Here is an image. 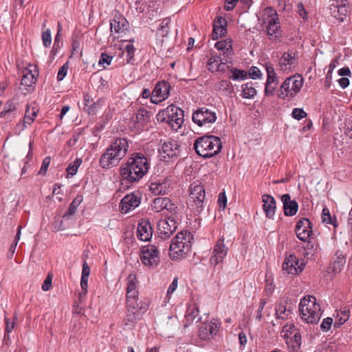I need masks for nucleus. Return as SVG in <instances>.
I'll return each instance as SVG.
<instances>
[{
    "label": "nucleus",
    "instance_id": "nucleus-5",
    "mask_svg": "<svg viewBox=\"0 0 352 352\" xmlns=\"http://www.w3.org/2000/svg\"><path fill=\"white\" fill-rule=\"evenodd\" d=\"M184 111L175 106L170 105L157 115L158 121L166 122L173 131H178L184 123Z\"/></svg>",
    "mask_w": 352,
    "mask_h": 352
},
{
    "label": "nucleus",
    "instance_id": "nucleus-48",
    "mask_svg": "<svg viewBox=\"0 0 352 352\" xmlns=\"http://www.w3.org/2000/svg\"><path fill=\"white\" fill-rule=\"evenodd\" d=\"M148 307V303L147 302H140V303L137 304V310L133 312V316L140 318L142 315L146 311Z\"/></svg>",
    "mask_w": 352,
    "mask_h": 352
},
{
    "label": "nucleus",
    "instance_id": "nucleus-22",
    "mask_svg": "<svg viewBox=\"0 0 352 352\" xmlns=\"http://www.w3.org/2000/svg\"><path fill=\"white\" fill-rule=\"evenodd\" d=\"M171 184V178L166 177L162 181L151 183L150 190L155 195H166L170 191Z\"/></svg>",
    "mask_w": 352,
    "mask_h": 352
},
{
    "label": "nucleus",
    "instance_id": "nucleus-25",
    "mask_svg": "<svg viewBox=\"0 0 352 352\" xmlns=\"http://www.w3.org/2000/svg\"><path fill=\"white\" fill-rule=\"evenodd\" d=\"M263 202V208L267 217L272 219L275 214L276 201L273 197L269 195L262 196Z\"/></svg>",
    "mask_w": 352,
    "mask_h": 352
},
{
    "label": "nucleus",
    "instance_id": "nucleus-23",
    "mask_svg": "<svg viewBox=\"0 0 352 352\" xmlns=\"http://www.w3.org/2000/svg\"><path fill=\"white\" fill-rule=\"evenodd\" d=\"M160 152L161 154L165 155L164 158L166 156L169 158L177 157L180 153L179 146L175 140H170L163 143Z\"/></svg>",
    "mask_w": 352,
    "mask_h": 352
},
{
    "label": "nucleus",
    "instance_id": "nucleus-17",
    "mask_svg": "<svg viewBox=\"0 0 352 352\" xmlns=\"http://www.w3.org/2000/svg\"><path fill=\"white\" fill-rule=\"evenodd\" d=\"M227 253L228 248L225 246L224 238L222 237L217 241L214 246L212 256L210 260V264L213 266H216L218 263L223 261Z\"/></svg>",
    "mask_w": 352,
    "mask_h": 352
},
{
    "label": "nucleus",
    "instance_id": "nucleus-30",
    "mask_svg": "<svg viewBox=\"0 0 352 352\" xmlns=\"http://www.w3.org/2000/svg\"><path fill=\"white\" fill-rule=\"evenodd\" d=\"M288 348L293 352L300 349L301 345V336L299 331H295L293 336H290L289 339L285 340Z\"/></svg>",
    "mask_w": 352,
    "mask_h": 352
},
{
    "label": "nucleus",
    "instance_id": "nucleus-26",
    "mask_svg": "<svg viewBox=\"0 0 352 352\" xmlns=\"http://www.w3.org/2000/svg\"><path fill=\"white\" fill-rule=\"evenodd\" d=\"M120 174L122 176V186H125L129 188L132 184V162L129 160L125 164H123L120 168Z\"/></svg>",
    "mask_w": 352,
    "mask_h": 352
},
{
    "label": "nucleus",
    "instance_id": "nucleus-43",
    "mask_svg": "<svg viewBox=\"0 0 352 352\" xmlns=\"http://www.w3.org/2000/svg\"><path fill=\"white\" fill-rule=\"evenodd\" d=\"M290 312L289 309H287L284 302H279L276 307V316L278 318L285 319Z\"/></svg>",
    "mask_w": 352,
    "mask_h": 352
},
{
    "label": "nucleus",
    "instance_id": "nucleus-42",
    "mask_svg": "<svg viewBox=\"0 0 352 352\" xmlns=\"http://www.w3.org/2000/svg\"><path fill=\"white\" fill-rule=\"evenodd\" d=\"M82 164V160L76 158L73 162L70 163L67 168L68 177H73L78 172V168Z\"/></svg>",
    "mask_w": 352,
    "mask_h": 352
},
{
    "label": "nucleus",
    "instance_id": "nucleus-10",
    "mask_svg": "<svg viewBox=\"0 0 352 352\" xmlns=\"http://www.w3.org/2000/svg\"><path fill=\"white\" fill-rule=\"evenodd\" d=\"M37 67H34V71L28 69V67H23L22 78L21 80V90L26 94L33 91V85L36 81V76L38 75Z\"/></svg>",
    "mask_w": 352,
    "mask_h": 352
},
{
    "label": "nucleus",
    "instance_id": "nucleus-8",
    "mask_svg": "<svg viewBox=\"0 0 352 352\" xmlns=\"http://www.w3.org/2000/svg\"><path fill=\"white\" fill-rule=\"evenodd\" d=\"M265 23H267V31L270 39H275L279 36L280 25L276 11L271 7L265 10Z\"/></svg>",
    "mask_w": 352,
    "mask_h": 352
},
{
    "label": "nucleus",
    "instance_id": "nucleus-44",
    "mask_svg": "<svg viewBox=\"0 0 352 352\" xmlns=\"http://www.w3.org/2000/svg\"><path fill=\"white\" fill-rule=\"evenodd\" d=\"M295 331H299V330L293 324H286L283 327L282 333L283 334L282 337L285 340H287L292 334L294 335Z\"/></svg>",
    "mask_w": 352,
    "mask_h": 352
},
{
    "label": "nucleus",
    "instance_id": "nucleus-7",
    "mask_svg": "<svg viewBox=\"0 0 352 352\" xmlns=\"http://www.w3.org/2000/svg\"><path fill=\"white\" fill-rule=\"evenodd\" d=\"M303 84V78L300 75H294L287 78L280 87V96L294 97L301 89Z\"/></svg>",
    "mask_w": 352,
    "mask_h": 352
},
{
    "label": "nucleus",
    "instance_id": "nucleus-35",
    "mask_svg": "<svg viewBox=\"0 0 352 352\" xmlns=\"http://www.w3.org/2000/svg\"><path fill=\"white\" fill-rule=\"evenodd\" d=\"M227 63H231V61L229 60V58L222 54H214L212 55L211 57L208 60V65H212L215 64L217 66H221L223 65H226Z\"/></svg>",
    "mask_w": 352,
    "mask_h": 352
},
{
    "label": "nucleus",
    "instance_id": "nucleus-28",
    "mask_svg": "<svg viewBox=\"0 0 352 352\" xmlns=\"http://www.w3.org/2000/svg\"><path fill=\"white\" fill-rule=\"evenodd\" d=\"M111 31L116 33L123 32L128 29L129 23L126 19L121 15L116 16L110 23Z\"/></svg>",
    "mask_w": 352,
    "mask_h": 352
},
{
    "label": "nucleus",
    "instance_id": "nucleus-6",
    "mask_svg": "<svg viewBox=\"0 0 352 352\" xmlns=\"http://www.w3.org/2000/svg\"><path fill=\"white\" fill-rule=\"evenodd\" d=\"M216 120V113L206 107H201L192 114V121L199 126L204 127L207 133L212 132L210 130V124L214 123Z\"/></svg>",
    "mask_w": 352,
    "mask_h": 352
},
{
    "label": "nucleus",
    "instance_id": "nucleus-29",
    "mask_svg": "<svg viewBox=\"0 0 352 352\" xmlns=\"http://www.w3.org/2000/svg\"><path fill=\"white\" fill-rule=\"evenodd\" d=\"M36 115L37 111L34 108L27 107L23 119V123H18L16 126V129H18L19 131H23L25 127L26 124H31L32 123Z\"/></svg>",
    "mask_w": 352,
    "mask_h": 352
},
{
    "label": "nucleus",
    "instance_id": "nucleus-36",
    "mask_svg": "<svg viewBox=\"0 0 352 352\" xmlns=\"http://www.w3.org/2000/svg\"><path fill=\"white\" fill-rule=\"evenodd\" d=\"M151 116L149 112L143 108H140L136 113V120L138 122H141L144 124H150Z\"/></svg>",
    "mask_w": 352,
    "mask_h": 352
},
{
    "label": "nucleus",
    "instance_id": "nucleus-1",
    "mask_svg": "<svg viewBox=\"0 0 352 352\" xmlns=\"http://www.w3.org/2000/svg\"><path fill=\"white\" fill-rule=\"evenodd\" d=\"M129 147L128 142L124 138H118L106 150L100 159V165L103 168H109L117 165L125 156Z\"/></svg>",
    "mask_w": 352,
    "mask_h": 352
},
{
    "label": "nucleus",
    "instance_id": "nucleus-14",
    "mask_svg": "<svg viewBox=\"0 0 352 352\" xmlns=\"http://www.w3.org/2000/svg\"><path fill=\"white\" fill-rule=\"evenodd\" d=\"M305 263L299 265V259L294 254L286 256L282 265V269L288 274L296 275L300 273L304 269Z\"/></svg>",
    "mask_w": 352,
    "mask_h": 352
},
{
    "label": "nucleus",
    "instance_id": "nucleus-50",
    "mask_svg": "<svg viewBox=\"0 0 352 352\" xmlns=\"http://www.w3.org/2000/svg\"><path fill=\"white\" fill-rule=\"evenodd\" d=\"M15 109V104L12 101H8L6 104L3 110L1 111V116L5 117L8 115L13 114Z\"/></svg>",
    "mask_w": 352,
    "mask_h": 352
},
{
    "label": "nucleus",
    "instance_id": "nucleus-31",
    "mask_svg": "<svg viewBox=\"0 0 352 352\" xmlns=\"http://www.w3.org/2000/svg\"><path fill=\"white\" fill-rule=\"evenodd\" d=\"M167 203H169V198L168 197H157L153 199L151 204L152 210L155 212L164 211Z\"/></svg>",
    "mask_w": 352,
    "mask_h": 352
},
{
    "label": "nucleus",
    "instance_id": "nucleus-12",
    "mask_svg": "<svg viewBox=\"0 0 352 352\" xmlns=\"http://www.w3.org/2000/svg\"><path fill=\"white\" fill-rule=\"evenodd\" d=\"M170 87H171L168 82L164 80L158 82L155 85L151 96V102L153 104H158L166 99L169 96Z\"/></svg>",
    "mask_w": 352,
    "mask_h": 352
},
{
    "label": "nucleus",
    "instance_id": "nucleus-49",
    "mask_svg": "<svg viewBox=\"0 0 352 352\" xmlns=\"http://www.w3.org/2000/svg\"><path fill=\"white\" fill-rule=\"evenodd\" d=\"M338 316L340 317L339 319L333 324L334 328H339L346 320H348L349 318V311H341L340 315L338 314Z\"/></svg>",
    "mask_w": 352,
    "mask_h": 352
},
{
    "label": "nucleus",
    "instance_id": "nucleus-15",
    "mask_svg": "<svg viewBox=\"0 0 352 352\" xmlns=\"http://www.w3.org/2000/svg\"><path fill=\"white\" fill-rule=\"evenodd\" d=\"M295 232L299 240L307 241L312 234V227L311 222L307 218H301L296 225Z\"/></svg>",
    "mask_w": 352,
    "mask_h": 352
},
{
    "label": "nucleus",
    "instance_id": "nucleus-55",
    "mask_svg": "<svg viewBox=\"0 0 352 352\" xmlns=\"http://www.w3.org/2000/svg\"><path fill=\"white\" fill-rule=\"evenodd\" d=\"M131 274H129L127 276V287H126V307L129 308L131 306V304L130 303V298L131 296L129 295L131 287H132V280L131 279Z\"/></svg>",
    "mask_w": 352,
    "mask_h": 352
},
{
    "label": "nucleus",
    "instance_id": "nucleus-64",
    "mask_svg": "<svg viewBox=\"0 0 352 352\" xmlns=\"http://www.w3.org/2000/svg\"><path fill=\"white\" fill-rule=\"evenodd\" d=\"M265 304H266V300L264 298L261 299L259 302V306H258L256 316V319L258 320V321H260L263 317L262 311L264 309Z\"/></svg>",
    "mask_w": 352,
    "mask_h": 352
},
{
    "label": "nucleus",
    "instance_id": "nucleus-62",
    "mask_svg": "<svg viewBox=\"0 0 352 352\" xmlns=\"http://www.w3.org/2000/svg\"><path fill=\"white\" fill-rule=\"evenodd\" d=\"M333 323V319L330 317L324 318L320 324V328L322 331H327L330 329Z\"/></svg>",
    "mask_w": 352,
    "mask_h": 352
},
{
    "label": "nucleus",
    "instance_id": "nucleus-41",
    "mask_svg": "<svg viewBox=\"0 0 352 352\" xmlns=\"http://www.w3.org/2000/svg\"><path fill=\"white\" fill-rule=\"evenodd\" d=\"M336 256V258L332 264V270L333 272L338 273L341 270V267L345 264V258L342 254H338V252Z\"/></svg>",
    "mask_w": 352,
    "mask_h": 352
},
{
    "label": "nucleus",
    "instance_id": "nucleus-34",
    "mask_svg": "<svg viewBox=\"0 0 352 352\" xmlns=\"http://www.w3.org/2000/svg\"><path fill=\"white\" fill-rule=\"evenodd\" d=\"M199 309L197 307H193L188 309L186 314V322L184 324L185 327L189 326L194 321L196 322H199L200 318H198Z\"/></svg>",
    "mask_w": 352,
    "mask_h": 352
},
{
    "label": "nucleus",
    "instance_id": "nucleus-19",
    "mask_svg": "<svg viewBox=\"0 0 352 352\" xmlns=\"http://www.w3.org/2000/svg\"><path fill=\"white\" fill-rule=\"evenodd\" d=\"M153 235V228L148 219H142L137 228V237L142 241H148Z\"/></svg>",
    "mask_w": 352,
    "mask_h": 352
},
{
    "label": "nucleus",
    "instance_id": "nucleus-63",
    "mask_svg": "<svg viewBox=\"0 0 352 352\" xmlns=\"http://www.w3.org/2000/svg\"><path fill=\"white\" fill-rule=\"evenodd\" d=\"M248 74L252 79L261 78L262 76V74L258 69V67H250Z\"/></svg>",
    "mask_w": 352,
    "mask_h": 352
},
{
    "label": "nucleus",
    "instance_id": "nucleus-57",
    "mask_svg": "<svg viewBox=\"0 0 352 352\" xmlns=\"http://www.w3.org/2000/svg\"><path fill=\"white\" fill-rule=\"evenodd\" d=\"M50 162H51L50 157L47 156L44 158V160H43L40 170L38 171V174L45 175V173L47 170V168L50 166Z\"/></svg>",
    "mask_w": 352,
    "mask_h": 352
},
{
    "label": "nucleus",
    "instance_id": "nucleus-47",
    "mask_svg": "<svg viewBox=\"0 0 352 352\" xmlns=\"http://www.w3.org/2000/svg\"><path fill=\"white\" fill-rule=\"evenodd\" d=\"M103 103H104V100L102 99H98L97 100V102H94V103H91L88 107L86 109V111L89 114V115H94L97 113L98 111V109L102 106L103 105Z\"/></svg>",
    "mask_w": 352,
    "mask_h": 352
},
{
    "label": "nucleus",
    "instance_id": "nucleus-40",
    "mask_svg": "<svg viewBox=\"0 0 352 352\" xmlns=\"http://www.w3.org/2000/svg\"><path fill=\"white\" fill-rule=\"evenodd\" d=\"M229 78L234 80H241L246 78L248 73L245 70L238 69L236 67H232L230 70Z\"/></svg>",
    "mask_w": 352,
    "mask_h": 352
},
{
    "label": "nucleus",
    "instance_id": "nucleus-61",
    "mask_svg": "<svg viewBox=\"0 0 352 352\" xmlns=\"http://www.w3.org/2000/svg\"><path fill=\"white\" fill-rule=\"evenodd\" d=\"M52 278H53V275L52 274L49 273L42 285V289L43 291L47 292V291L50 290V289L52 287Z\"/></svg>",
    "mask_w": 352,
    "mask_h": 352
},
{
    "label": "nucleus",
    "instance_id": "nucleus-16",
    "mask_svg": "<svg viewBox=\"0 0 352 352\" xmlns=\"http://www.w3.org/2000/svg\"><path fill=\"white\" fill-rule=\"evenodd\" d=\"M221 322L217 319H213L210 322L204 323L199 327V336L201 339L207 340L216 335L219 329Z\"/></svg>",
    "mask_w": 352,
    "mask_h": 352
},
{
    "label": "nucleus",
    "instance_id": "nucleus-27",
    "mask_svg": "<svg viewBox=\"0 0 352 352\" xmlns=\"http://www.w3.org/2000/svg\"><path fill=\"white\" fill-rule=\"evenodd\" d=\"M330 10L335 18L343 21L348 13V7L346 4L344 3V1H342L340 4L332 3L330 6Z\"/></svg>",
    "mask_w": 352,
    "mask_h": 352
},
{
    "label": "nucleus",
    "instance_id": "nucleus-21",
    "mask_svg": "<svg viewBox=\"0 0 352 352\" xmlns=\"http://www.w3.org/2000/svg\"><path fill=\"white\" fill-rule=\"evenodd\" d=\"M227 21L225 18L217 16L214 19L213 23V30L212 33V38L213 40H217L219 37L225 36L227 32Z\"/></svg>",
    "mask_w": 352,
    "mask_h": 352
},
{
    "label": "nucleus",
    "instance_id": "nucleus-11",
    "mask_svg": "<svg viewBox=\"0 0 352 352\" xmlns=\"http://www.w3.org/2000/svg\"><path fill=\"white\" fill-rule=\"evenodd\" d=\"M177 222L171 216L165 219H161L157 223V233L162 239L169 238L176 230Z\"/></svg>",
    "mask_w": 352,
    "mask_h": 352
},
{
    "label": "nucleus",
    "instance_id": "nucleus-52",
    "mask_svg": "<svg viewBox=\"0 0 352 352\" xmlns=\"http://www.w3.org/2000/svg\"><path fill=\"white\" fill-rule=\"evenodd\" d=\"M21 228H21V226H18V228H17V232H16V236L14 237V240L12 244L11 245V246L10 248L9 252L11 254L12 256L14 254V253L15 252V250H16V248L17 246L19 240L20 239Z\"/></svg>",
    "mask_w": 352,
    "mask_h": 352
},
{
    "label": "nucleus",
    "instance_id": "nucleus-4",
    "mask_svg": "<svg viewBox=\"0 0 352 352\" xmlns=\"http://www.w3.org/2000/svg\"><path fill=\"white\" fill-rule=\"evenodd\" d=\"M192 239L193 236L189 231L179 232L170 244V256L175 259L186 254L191 249Z\"/></svg>",
    "mask_w": 352,
    "mask_h": 352
},
{
    "label": "nucleus",
    "instance_id": "nucleus-18",
    "mask_svg": "<svg viewBox=\"0 0 352 352\" xmlns=\"http://www.w3.org/2000/svg\"><path fill=\"white\" fill-rule=\"evenodd\" d=\"M267 74V81L265 87V95L267 97L272 96L278 84V79L274 67H265Z\"/></svg>",
    "mask_w": 352,
    "mask_h": 352
},
{
    "label": "nucleus",
    "instance_id": "nucleus-58",
    "mask_svg": "<svg viewBox=\"0 0 352 352\" xmlns=\"http://www.w3.org/2000/svg\"><path fill=\"white\" fill-rule=\"evenodd\" d=\"M42 40L45 47H49L52 42L51 32L47 29L42 34Z\"/></svg>",
    "mask_w": 352,
    "mask_h": 352
},
{
    "label": "nucleus",
    "instance_id": "nucleus-54",
    "mask_svg": "<svg viewBox=\"0 0 352 352\" xmlns=\"http://www.w3.org/2000/svg\"><path fill=\"white\" fill-rule=\"evenodd\" d=\"M322 219L323 223H326L327 224H333L335 226L330 214L329 210L327 208H323L322 212Z\"/></svg>",
    "mask_w": 352,
    "mask_h": 352
},
{
    "label": "nucleus",
    "instance_id": "nucleus-20",
    "mask_svg": "<svg viewBox=\"0 0 352 352\" xmlns=\"http://www.w3.org/2000/svg\"><path fill=\"white\" fill-rule=\"evenodd\" d=\"M190 199L195 203L197 208H201L205 199V190L204 186L202 185L191 186Z\"/></svg>",
    "mask_w": 352,
    "mask_h": 352
},
{
    "label": "nucleus",
    "instance_id": "nucleus-37",
    "mask_svg": "<svg viewBox=\"0 0 352 352\" xmlns=\"http://www.w3.org/2000/svg\"><path fill=\"white\" fill-rule=\"evenodd\" d=\"M132 207V195H126L120 201V208L122 213L126 214L129 212Z\"/></svg>",
    "mask_w": 352,
    "mask_h": 352
},
{
    "label": "nucleus",
    "instance_id": "nucleus-33",
    "mask_svg": "<svg viewBox=\"0 0 352 352\" xmlns=\"http://www.w3.org/2000/svg\"><path fill=\"white\" fill-rule=\"evenodd\" d=\"M298 54L294 52L289 51L288 52H285L281 58V64L285 66L287 65H296L298 63Z\"/></svg>",
    "mask_w": 352,
    "mask_h": 352
},
{
    "label": "nucleus",
    "instance_id": "nucleus-24",
    "mask_svg": "<svg viewBox=\"0 0 352 352\" xmlns=\"http://www.w3.org/2000/svg\"><path fill=\"white\" fill-rule=\"evenodd\" d=\"M281 201L283 204V210L286 216H294L296 214L298 209V204L295 200H291L289 194H285L281 197Z\"/></svg>",
    "mask_w": 352,
    "mask_h": 352
},
{
    "label": "nucleus",
    "instance_id": "nucleus-59",
    "mask_svg": "<svg viewBox=\"0 0 352 352\" xmlns=\"http://www.w3.org/2000/svg\"><path fill=\"white\" fill-rule=\"evenodd\" d=\"M218 204L220 209L224 210L226 208L227 204V197L225 192H221L219 193L218 197Z\"/></svg>",
    "mask_w": 352,
    "mask_h": 352
},
{
    "label": "nucleus",
    "instance_id": "nucleus-9",
    "mask_svg": "<svg viewBox=\"0 0 352 352\" xmlns=\"http://www.w3.org/2000/svg\"><path fill=\"white\" fill-rule=\"evenodd\" d=\"M150 164L147 157L141 153H133V182L142 179L148 171Z\"/></svg>",
    "mask_w": 352,
    "mask_h": 352
},
{
    "label": "nucleus",
    "instance_id": "nucleus-2",
    "mask_svg": "<svg viewBox=\"0 0 352 352\" xmlns=\"http://www.w3.org/2000/svg\"><path fill=\"white\" fill-rule=\"evenodd\" d=\"M222 148L220 138L209 135L198 138L194 143V149L197 155L209 158L217 155Z\"/></svg>",
    "mask_w": 352,
    "mask_h": 352
},
{
    "label": "nucleus",
    "instance_id": "nucleus-32",
    "mask_svg": "<svg viewBox=\"0 0 352 352\" xmlns=\"http://www.w3.org/2000/svg\"><path fill=\"white\" fill-rule=\"evenodd\" d=\"M215 47L223 52L222 55H224V57H228L232 52V47L230 41L223 40L220 41H217L215 45Z\"/></svg>",
    "mask_w": 352,
    "mask_h": 352
},
{
    "label": "nucleus",
    "instance_id": "nucleus-51",
    "mask_svg": "<svg viewBox=\"0 0 352 352\" xmlns=\"http://www.w3.org/2000/svg\"><path fill=\"white\" fill-rule=\"evenodd\" d=\"M149 125L135 121L133 123V135L140 134L144 131H147Z\"/></svg>",
    "mask_w": 352,
    "mask_h": 352
},
{
    "label": "nucleus",
    "instance_id": "nucleus-56",
    "mask_svg": "<svg viewBox=\"0 0 352 352\" xmlns=\"http://www.w3.org/2000/svg\"><path fill=\"white\" fill-rule=\"evenodd\" d=\"M164 210H166L171 215H175L178 213L179 208L178 207L171 201L169 199V203H167V206H166Z\"/></svg>",
    "mask_w": 352,
    "mask_h": 352
},
{
    "label": "nucleus",
    "instance_id": "nucleus-3",
    "mask_svg": "<svg viewBox=\"0 0 352 352\" xmlns=\"http://www.w3.org/2000/svg\"><path fill=\"white\" fill-rule=\"evenodd\" d=\"M301 318L308 324H317L322 313L320 306L313 296H305L299 304Z\"/></svg>",
    "mask_w": 352,
    "mask_h": 352
},
{
    "label": "nucleus",
    "instance_id": "nucleus-53",
    "mask_svg": "<svg viewBox=\"0 0 352 352\" xmlns=\"http://www.w3.org/2000/svg\"><path fill=\"white\" fill-rule=\"evenodd\" d=\"M292 116L294 119L300 120L306 118L307 114L302 109L295 108L292 111Z\"/></svg>",
    "mask_w": 352,
    "mask_h": 352
},
{
    "label": "nucleus",
    "instance_id": "nucleus-38",
    "mask_svg": "<svg viewBox=\"0 0 352 352\" xmlns=\"http://www.w3.org/2000/svg\"><path fill=\"white\" fill-rule=\"evenodd\" d=\"M82 201V196H78L76 197L72 202L70 204L69 208L67 211L64 214L63 218H68L69 216L74 214L77 208L79 206L80 203Z\"/></svg>",
    "mask_w": 352,
    "mask_h": 352
},
{
    "label": "nucleus",
    "instance_id": "nucleus-60",
    "mask_svg": "<svg viewBox=\"0 0 352 352\" xmlns=\"http://www.w3.org/2000/svg\"><path fill=\"white\" fill-rule=\"evenodd\" d=\"M112 59H113L112 56H109V54H107L106 53H102L100 55V57L99 58V60H98V64L99 65L107 64L109 65L111 64Z\"/></svg>",
    "mask_w": 352,
    "mask_h": 352
},
{
    "label": "nucleus",
    "instance_id": "nucleus-45",
    "mask_svg": "<svg viewBox=\"0 0 352 352\" xmlns=\"http://www.w3.org/2000/svg\"><path fill=\"white\" fill-rule=\"evenodd\" d=\"M242 87H243L242 96L243 98H252L256 95V91L255 88L253 87L252 85H250L249 84H246L245 85H243Z\"/></svg>",
    "mask_w": 352,
    "mask_h": 352
},
{
    "label": "nucleus",
    "instance_id": "nucleus-39",
    "mask_svg": "<svg viewBox=\"0 0 352 352\" xmlns=\"http://www.w3.org/2000/svg\"><path fill=\"white\" fill-rule=\"evenodd\" d=\"M177 327V320L173 316L168 318L166 323L161 324L162 330L165 332L173 331Z\"/></svg>",
    "mask_w": 352,
    "mask_h": 352
},
{
    "label": "nucleus",
    "instance_id": "nucleus-46",
    "mask_svg": "<svg viewBox=\"0 0 352 352\" xmlns=\"http://www.w3.org/2000/svg\"><path fill=\"white\" fill-rule=\"evenodd\" d=\"M307 243L305 247V249L307 251L305 254L308 256L309 254L314 255L318 250L319 248L318 243H317L314 241H311L310 239L307 240Z\"/></svg>",
    "mask_w": 352,
    "mask_h": 352
},
{
    "label": "nucleus",
    "instance_id": "nucleus-13",
    "mask_svg": "<svg viewBox=\"0 0 352 352\" xmlns=\"http://www.w3.org/2000/svg\"><path fill=\"white\" fill-rule=\"evenodd\" d=\"M140 257L145 265H157L160 261L158 250L155 245L143 247L140 251Z\"/></svg>",
    "mask_w": 352,
    "mask_h": 352
}]
</instances>
